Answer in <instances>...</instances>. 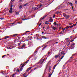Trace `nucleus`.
<instances>
[{"label": "nucleus", "instance_id": "49530a36", "mask_svg": "<svg viewBox=\"0 0 77 77\" xmlns=\"http://www.w3.org/2000/svg\"><path fill=\"white\" fill-rule=\"evenodd\" d=\"M18 46H19V45H20V43H18Z\"/></svg>", "mask_w": 77, "mask_h": 77}, {"label": "nucleus", "instance_id": "4d7b16f0", "mask_svg": "<svg viewBox=\"0 0 77 77\" xmlns=\"http://www.w3.org/2000/svg\"><path fill=\"white\" fill-rule=\"evenodd\" d=\"M19 71H20V70H18L17 72H19Z\"/></svg>", "mask_w": 77, "mask_h": 77}, {"label": "nucleus", "instance_id": "6e6552de", "mask_svg": "<svg viewBox=\"0 0 77 77\" xmlns=\"http://www.w3.org/2000/svg\"><path fill=\"white\" fill-rule=\"evenodd\" d=\"M51 28L54 30H55L56 29V28L54 26H52Z\"/></svg>", "mask_w": 77, "mask_h": 77}, {"label": "nucleus", "instance_id": "c9c22d12", "mask_svg": "<svg viewBox=\"0 0 77 77\" xmlns=\"http://www.w3.org/2000/svg\"><path fill=\"white\" fill-rule=\"evenodd\" d=\"M51 68H49V72H50V71H51Z\"/></svg>", "mask_w": 77, "mask_h": 77}, {"label": "nucleus", "instance_id": "a211bd4d", "mask_svg": "<svg viewBox=\"0 0 77 77\" xmlns=\"http://www.w3.org/2000/svg\"><path fill=\"white\" fill-rule=\"evenodd\" d=\"M42 6V5H39V6H38V8H41V7Z\"/></svg>", "mask_w": 77, "mask_h": 77}, {"label": "nucleus", "instance_id": "c03bdc74", "mask_svg": "<svg viewBox=\"0 0 77 77\" xmlns=\"http://www.w3.org/2000/svg\"><path fill=\"white\" fill-rule=\"evenodd\" d=\"M50 52H48V55H50Z\"/></svg>", "mask_w": 77, "mask_h": 77}, {"label": "nucleus", "instance_id": "393cba45", "mask_svg": "<svg viewBox=\"0 0 77 77\" xmlns=\"http://www.w3.org/2000/svg\"><path fill=\"white\" fill-rule=\"evenodd\" d=\"M16 15H18V14H19V12H16Z\"/></svg>", "mask_w": 77, "mask_h": 77}, {"label": "nucleus", "instance_id": "f3484780", "mask_svg": "<svg viewBox=\"0 0 77 77\" xmlns=\"http://www.w3.org/2000/svg\"><path fill=\"white\" fill-rule=\"evenodd\" d=\"M50 21L51 23L53 22V19H50Z\"/></svg>", "mask_w": 77, "mask_h": 77}, {"label": "nucleus", "instance_id": "2eb2a0df", "mask_svg": "<svg viewBox=\"0 0 77 77\" xmlns=\"http://www.w3.org/2000/svg\"><path fill=\"white\" fill-rule=\"evenodd\" d=\"M42 38H43V39H47V37H45L44 36H42Z\"/></svg>", "mask_w": 77, "mask_h": 77}, {"label": "nucleus", "instance_id": "4be33fe9", "mask_svg": "<svg viewBox=\"0 0 77 77\" xmlns=\"http://www.w3.org/2000/svg\"><path fill=\"white\" fill-rule=\"evenodd\" d=\"M56 66H57V65H55L54 66L53 68L54 69H55V68H56Z\"/></svg>", "mask_w": 77, "mask_h": 77}, {"label": "nucleus", "instance_id": "20e7f679", "mask_svg": "<svg viewBox=\"0 0 77 77\" xmlns=\"http://www.w3.org/2000/svg\"><path fill=\"white\" fill-rule=\"evenodd\" d=\"M60 54H58V55H56L55 56V58H58V57H59V58L60 57V56H59Z\"/></svg>", "mask_w": 77, "mask_h": 77}, {"label": "nucleus", "instance_id": "69168bd1", "mask_svg": "<svg viewBox=\"0 0 77 77\" xmlns=\"http://www.w3.org/2000/svg\"><path fill=\"white\" fill-rule=\"evenodd\" d=\"M27 75L26 76H25L23 77H27Z\"/></svg>", "mask_w": 77, "mask_h": 77}, {"label": "nucleus", "instance_id": "8fccbe9b", "mask_svg": "<svg viewBox=\"0 0 77 77\" xmlns=\"http://www.w3.org/2000/svg\"><path fill=\"white\" fill-rule=\"evenodd\" d=\"M23 0H20L19 1V2H22L23 1Z\"/></svg>", "mask_w": 77, "mask_h": 77}, {"label": "nucleus", "instance_id": "58836bf2", "mask_svg": "<svg viewBox=\"0 0 77 77\" xmlns=\"http://www.w3.org/2000/svg\"><path fill=\"white\" fill-rule=\"evenodd\" d=\"M76 25H77V24H73V26H76Z\"/></svg>", "mask_w": 77, "mask_h": 77}, {"label": "nucleus", "instance_id": "5701e85b", "mask_svg": "<svg viewBox=\"0 0 77 77\" xmlns=\"http://www.w3.org/2000/svg\"><path fill=\"white\" fill-rule=\"evenodd\" d=\"M69 28V26H67V27H66V29H68Z\"/></svg>", "mask_w": 77, "mask_h": 77}, {"label": "nucleus", "instance_id": "4468645a", "mask_svg": "<svg viewBox=\"0 0 77 77\" xmlns=\"http://www.w3.org/2000/svg\"><path fill=\"white\" fill-rule=\"evenodd\" d=\"M69 4V5L70 6H72V3H69V2H68Z\"/></svg>", "mask_w": 77, "mask_h": 77}, {"label": "nucleus", "instance_id": "f704fd0d", "mask_svg": "<svg viewBox=\"0 0 77 77\" xmlns=\"http://www.w3.org/2000/svg\"><path fill=\"white\" fill-rule=\"evenodd\" d=\"M15 74H13V75H12V77H14V75H15Z\"/></svg>", "mask_w": 77, "mask_h": 77}, {"label": "nucleus", "instance_id": "09e8293b", "mask_svg": "<svg viewBox=\"0 0 77 77\" xmlns=\"http://www.w3.org/2000/svg\"><path fill=\"white\" fill-rule=\"evenodd\" d=\"M68 62H71V60H69L68 61Z\"/></svg>", "mask_w": 77, "mask_h": 77}, {"label": "nucleus", "instance_id": "c756f323", "mask_svg": "<svg viewBox=\"0 0 77 77\" xmlns=\"http://www.w3.org/2000/svg\"><path fill=\"white\" fill-rule=\"evenodd\" d=\"M36 55V53L35 52H34L33 54V55Z\"/></svg>", "mask_w": 77, "mask_h": 77}, {"label": "nucleus", "instance_id": "e2e57ef3", "mask_svg": "<svg viewBox=\"0 0 77 77\" xmlns=\"http://www.w3.org/2000/svg\"><path fill=\"white\" fill-rule=\"evenodd\" d=\"M4 56H5V55L3 56V57H2V58L4 57Z\"/></svg>", "mask_w": 77, "mask_h": 77}, {"label": "nucleus", "instance_id": "cd10ccee", "mask_svg": "<svg viewBox=\"0 0 77 77\" xmlns=\"http://www.w3.org/2000/svg\"><path fill=\"white\" fill-rule=\"evenodd\" d=\"M52 74H53V73H52L51 75L49 74V75L48 77H50V76H51V75H52Z\"/></svg>", "mask_w": 77, "mask_h": 77}, {"label": "nucleus", "instance_id": "5fc2aeb1", "mask_svg": "<svg viewBox=\"0 0 77 77\" xmlns=\"http://www.w3.org/2000/svg\"><path fill=\"white\" fill-rule=\"evenodd\" d=\"M71 24H72V23H69V25H71Z\"/></svg>", "mask_w": 77, "mask_h": 77}, {"label": "nucleus", "instance_id": "de8ad7c7", "mask_svg": "<svg viewBox=\"0 0 77 77\" xmlns=\"http://www.w3.org/2000/svg\"><path fill=\"white\" fill-rule=\"evenodd\" d=\"M15 23H11V24H12V25H13Z\"/></svg>", "mask_w": 77, "mask_h": 77}, {"label": "nucleus", "instance_id": "e433bc0d", "mask_svg": "<svg viewBox=\"0 0 77 77\" xmlns=\"http://www.w3.org/2000/svg\"><path fill=\"white\" fill-rule=\"evenodd\" d=\"M55 16H56V15L54 14V16H53V18H54L55 17Z\"/></svg>", "mask_w": 77, "mask_h": 77}, {"label": "nucleus", "instance_id": "f03ea898", "mask_svg": "<svg viewBox=\"0 0 77 77\" xmlns=\"http://www.w3.org/2000/svg\"><path fill=\"white\" fill-rule=\"evenodd\" d=\"M63 16L66 18V19H67L69 18V16L68 15H67L65 13L63 14Z\"/></svg>", "mask_w": 77, "mask_h": 77}, {"label": "nucleus", "instance_id": "72a5a7b5", "mask_svg": "<svg viewBox=\"0 0 77 77\" xmlns=\"http://www.w3.org/2000/svg\"><path fill=\"white\" fill-rule=\"evenodd\" d=\"M4 18H0V19L1 20H3V19H4Z\"/></svg>", "mask_w": 77, "mask_h": 77}, {"label": "nucleus", "instance_id": "4c0bfd02", "mask_svg": "<svg viewBox=\"0 0 77 77\" xmlns=\"http://www.w3.org/2000/svg\"><path fill=\"white\" fill-rule=\"evenodd\" d=\"M27 20V19H23L22 20H23V21H24V20Z\"/></svg>", "mask_w": 77, "mask_h": 77}, {"label": "nucleus", "instance_id": "0e129e2a", "mask_svg": "<svg viewBox=\"0 0 77 77\" xmlns=\"http://www.w3.org/2000/svg\"><path fill=\"white\" fill-rule=\"evenodd\" d=\"M43 33H44V32H42V34H43Z\"/></svg>", "mask_w": 77, "mask_h": 77}, {"label": "nucleus", "instance_id": "6e6d98bb", "mask_svg": "<svg viewBox=\"0 0 77 77\" xmlns=\"http://www.w3.org/2000/svg\"><path fill=\"white\" fill-rule=\"evenodd\" d=\"M62 33H62V32H60V34H62Z\"/></svg>", "mask_w": 77, "mask_h": 77}, {"label": "nucleus", "instance_id": "37998d69", "mask_svg": "<svg viewBox=\"0 0 77 77\" xmlns=\"http://www.w3.org/2000/svg\"><path fill=\"white\" fill-rule=\"evenodd\" d=\"M26 73H24V74H23V76H25V75H26Z\"/></svg>", "mask_w": 77, "mask_h": 77}, {"label": "nucleus", "instance_id": "b1692460", "mask_svg": "<svg viewBox=\"0 0 77 77\" xmlns=\"http://www.w3.org/2000/svg\"><path fill=\"white\" fill-rule=\"evenodd\" d=\"M45 24H48V22L47 21L45 22Z\"/></svg>", "mask_w": 77, "mask_h": 77}, {"label": "nucleus", "instance_id": "39448f33", "mask_svg": "<svg viewBox=\"0 0 77 77\" xmlns=\"http://www.w3.org/2000/svg\"><path fill=\"white\" fill-rule=\"evenodd\" d=\"M44 60H45V59L43 60L42 61V60H41L39 62V63H41V64H42V63H44Z\"/></svg>", "mask_w": 77, "mask_h": 77}, {"label": "nucleus", "instance_id": "412c9836", "mask_svg": "<svg viewBox=\"0 0 77 77\" xmlns=\"http://www.w3.org/2000/svg\"><path fill=\"white\" fill-rule=\"evenodd\" d=\"M29 60H28L27 61H26V62L24 63H28V62H29Z\"/></svg>", "mask_w": 77, "mask_h": 77}, {"label": "nucleus", "instance_id": "0eeeda50", "mask_svg": "<svg viewBox=\"0 0 77 77\" xmlns=\"http://www.w3.org/2000/svg\"><path fill=\"white\" fill-rule=\"evenodd\" d=\"M24 64H23L22 66L21 67L20 69V71H22V70H23V67H24Z\"/></svg>", "mask_w": 77, "mask_h": 77}, {"label": "nucleus", "instance_id": "423d86ee", "mask_svg": "<svg viewBox=\"0 0 77 77\" xmlns=\"http://www.w3.org/2000/svg\"><path fill=\"white\" fill-rule=\"evenodd\" d=\"M12 47V46H7V48L8 49H11Z\"/></svg>", "mask_w": 77, "mask_h": 77}, {"label": "nucleus", "instance_id": "338daca9", "mask_svg": "<svg viewBox=\"0 0 77 77\" xmlns=\"http://www.w3.org/2000/svg\"><path fill=\"white\" fill-rule=\"evenodd\" d=\"M72 36H70V38H72Z\"/></svg>", "mask_w": 77, "mask_h": 77}, {"label": "nucleus", "instance_id": "dca6fc26", "mask_svg": "<svg viewBox=\"0 0 77 77\" xmlns=\"http://www.w3.org/2000/svg\"><path fill=\"white\" fill-rule=\"evenodd\" d=\"M65 54H64L63 55V56L60 58V60H62L63 58V57H64V56H65Z\"/></svg>", "mask_w": 77, "mask_h": 77}, {"label": "nucleus", "instance_id": "c85d7f7f", "mask_svg": "<svg viewBox=\"0 0 77 77\" xmlns=\"http://www.w3.org/2000/svg\"><path fill=\"white\" fill-rule=\"evenodd\" d=\"M75 4H77V0H76L75 2Z\"/></svg>", "mask_w": 77, "mask_h": 77}, {"label": "nucleus", "instance_id": "2f4dec72", "mask_svg": "<svg viewBox=\"0 0 77 77\" xmlns=\"http://www.w3.org/2000/svg\"><path fill=\"white\" fill-rule=\"evenodd\" d=\"M73 26H72V25L70 26H69V27H70V28H72V27H73Z\"/></svg>", "mask_w": 77, "mask_h": 77}, {"label": "nucleus", "instance_id": "9b49d317", "mask_svg": "<svg viewBox=\"0 0 77 77\" xmlns=\"http://www.w3.org/2000/svg\"><path fill=\"white\" fill-rule=\"evenodd\" d=\"M46 16H44V17L43 18H42L40 19V21H41L42 20H43V19H44V18H45V17H46Z\"/></svg>", "mask_w": 77, "mask_h": 77}, {"label": "nucleus", "instance_id": "a18cd8bd", "mask_svg": "<svg viewBox=\"0 0 77 77\" xmlns=\"http://www.w3.org/2000/svg\"><path fill=\"white\" fill-rule=\"evenodd\" d=\"M13 36H17V34H14L13 35Z\"/></svg>", "mask_w": 77, "mask_h": 77}, {"label": "nucleus", "instance_id": "473e14b6", "mask_svg": "<svg viewBox=\"0 0 77 77\" xmlns=\"http://www.w3.org/2000/svg\"><path fill=\"white\" fill-rule=\"evenodd\" d=\"M41 24H42V23H40L38 26V27H39V26H41Z\"/></svg>", "mask_w": 77, "mask_h": 77}, {"label": "nucleus", "instance_id": "6ab92c4d", "mask_svg": "<svg viewBox=\"0 0 77 77\" xmlns=\"http://www.w3.org/2000/svg\"><path fill=\"white\" fill-rule=\"evenodd\" d=\"M54 26H56V25H57V24H56V22H54Z\"/></svg>", "mask_w": 77, "mask_h": 77}, {"label": "nucleus", "instance_id": "603ef678", "mask_svg": "<svg viewBox=\"0 0 77 77\" xmlns=\"http://www.w3.org/2000/svg\"><path fill=\"white\" fill-rule=\"evenodd\" d=\"M25 32H26V33H27V32H29V31H26Z\"/></svg>", "mask_w": 77, "mask_h": 77}, {"label": "nucleus", "instance_id": "7ed1b4c3", "mask_svg": "<svg viewBox=\"0 0 77 77\" xmlns=\"http://www.w3.org/2000/svg\"><path fill=\"white\" fill-rule=\"evenodd\" d=\"M28 44L29 45H33V44H32V41L29 42Z\"/></svg>", "mask_w": 77, "mask_h": 77}, {"label": "nucleus", "instance_id": "9d476101", "mask_svg": "<svg viewBox=\"0 0 77 77\" xmlns=\"http://www.w3.org/2000/svg\"><path fill=\"white\" fill-rule=\"evenodd\" d=\"M32 69V67H29L26 70V71L28 72L29 71V70H30V69Z\"/></svg>", "mask_w": 77, "mask_h": 77}, {"label": "nucleus", "instance_id": "a19ab883", "mask_svg": "<svg viewBox=\"0 0 77 77\" xmlns=\"http://www.w3.org/2000/svg\"><path fill=\"white\" fill-rule=\"evenodd\" d=\"M74 41V40H72L70 41V42H73V41Z\"/></svg>", "mask_w": 77, "mask_h": 77}, {"label": "nucleus", "instance_id": "1a4fd4ad", "mask_svg": "<svg viewBox=\"0 0 77 77\" xmlns=\"http://www.w3.org/2000/svg\"><path fill=\"white\" fill-rule=\"evenodd\" d=\"M38 7H34L33 8V9L35 10H36V9H38Z\"/></svg>", "mask_w": 77, "mask_h": 77}, {"label": "nucleus", "instance_id": "774afa93", "mask_svg": "<svg viewBox=\"0 0 77 77\" xmlns=\"http://www.w3.org/2000/svg\"><path fill=\"white\" fill-rule=\"evenodd\" d=\"M2 40V39H0V41H1Z\"/></svg>", "mask_w": 77, "mask_h": 77}, {"label": "nucleus", "instance_id": "7c9ffc66", "mask_svg": "<svg viewBox=\"0 0 77 77\" xmlns=\"http://www.w3.org/2000/svg\"><path fill=\"white\" fill-rule=\"evenodd\" d=\"M27 3H26V4L24 5V6H26V5H27Z\"/></svg>", "mask_w": 77, "mask_h": 77}, {"label": "nucleus", "instance_id": "bb28decb", "mask_svg": "<svg viewBox=\"0 0 77 77\" xmlns=\"http://www.w3.org/2000/svg\"><path fill=\"white\" fill-rule=\"evenodd\" d=\"M46 47V46L44 47L43 48V49H42V50H44V49H45V48Z\"/></svg>", "mask_w": 77, "mask_h": 77}, {"label": "nucleus", "instance_id": "aec40b11", "mask_svg": "<svg viewBox=\"0 0 77 77\" xmlns=\"http://www.w3.org/2000/svg\"><path fill=\"white\" fill-rule=\"evenodd\" d=\"M74 45H75V44L74 43L71 46L74 47Z\"/></svg>", "mask_w": 77, "mask_h": 77}, {"label": "nucleus", "instance_id": "79ce46f5", "mask_svg": "<svg viewBox=\"0 0 77 77\" xmlns=\"http://www.w3.org/2000/svg\"><path fill=\"white\" fill-rule=\"evenodd\" d=\"M63 53H64V51H62L61 53L62 54H63Z\"/></svg>", "mask_w": 77, "mask_h": 77}, {"label": "nucleus", "instance_id": "ea45409f", "mask_svg": "<svg viewBox=\"0 0 77 77\" xmlns=\"http://www.w3.org/2000/svg\"><path fill=\"white\" fill-rule=\"evenodd\" d=\"M65 29H66V28H63V30H65Z\"/></svg>", "mask_w": 77, "mask_h": 77}, {"label": "nucleus", "instance_id": "ddd939ff", "mask_svg": "<svg viewBox=\"0 0 77 77\" xmlns=\"http://www.w3.org/2000/svg\"><path fill=\"white\" fill-rule=\"evenodd\" d=\"M26 45L25 44L23 45L21 47V48H23V47H25Z\"/></svg>", "mask_w": 77, "mask_h": 77}, {"label": "nucleus", "instance_id": "052dcab7", "mask_svg": "<svg viewBox=\"0 0 77 77\" xmlns=\"http://www.w3.org/2000/svg\"><path fill=\"white\" fill-rule=\"evenodd\" d=\"M72 57H71V59H72Z\"/></svg>", "mask_w": 77, "mask_h": 77}, {"label": "nucleus", "instance_id": "13d9d810", "mask_svg": "<svg viewBox=\"0 0 77 77\" xmlns=\"http://www.w3.org/2000/svg\"><path fill=\"white\" fill-rule=\"evenodd\" d=\"M64 32V30H63V31H62V32Z\"/></svg>", "mask_w": 77, "mask_h": 77}, {"label": "nucleus", "instance_id": "864d4df0", "mask_svg": "<svg viewBox=\"0 0 77 77\" xmlns=\"http://www.w3.org/2000/svg\"><path fill=\"white\" fill-rule=\"evenodd\" d=\"M33 71V70H32L30 71V72H32Z\"/></svg>", "mask_w": 77, "mask_h": 77}, {"label": "nucleus", "instance_id": "3c124183", "mask_svg": "<svg viewBox=\"0 0 77 77\" xmlns=\"http://www.w3.org/2000/svg\"><path fill=\"white\" fill-rule=\"evenodd\" d=\"M52 18H52V17H50V20H52Z\"/></svg>", "mask_w": 77, "mask_h": 77}, {"label": "nucleus", "instance_id": "bf43d9fd", "mask_svg": "<svg viewBox=\"0 0 77 77\" xmlns=\"http://www.w3.org/2000/svg\"><path fill=\"white\" fill-rule=\"evenodd\" d=\"M18 24H20V22H18Z\"/></svg>", "mask_w": 77, "mask_h": 77}, {"label": "nucleus", "instance_id": "680f3d73", "mask_svg": "<svg viewBox=\"0 0 77 77\" xmlns=\"http://www.w3.org/2000/svg\"><path fill=\"white\" fill-rule=\"evenodd\" d=\"M58 43V42H56V43H55V44H57Z\"/></svg>", "mask_w": 77, "mask_h": 77}, {"label": "nucleus", "instance_id": "f8f14e48", "mask_svg": "<svg viewBox=\"0 0 77 77\" xmlns=\"http://www.w3.org/2000/svg\"><path fill=\"white\" fill-rule=\"evenodd\" d=\"M5 38H4V39H7V38H9V36H7L5 37Z\"/></svg>", "mask_w": 77, "mask_h": 77}, {"label": "nucleus", "instance_id": "a878e982", "mask_svg": "<svg viewBox=\"0 0 77 77\" xmlns=\"http://www.w3.org/2000/svg\"><path fill=\"white\" fill-rule=\"evenodd\" d=\"M19 9H21V8H22V6H19Z\"/></svg>", "mask_w": 77, "mask_h": 77}, {"label": "nucleus", "instance_id": "f257e3e1", "mask_svg": "<svg viewBox=\"0 0 77 77\" xmlns=\"http://www.w3.org/2000/svg\"><path fill=\"white\" fill-rule=\"evenodd\" d=\"M11 6H9L10 7V10L9 11V13H12V5L11 4H10Z\"/></svg>", "mask_w": 77, "mask_h": 77}]
</instances>
